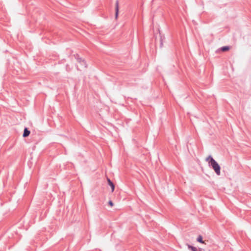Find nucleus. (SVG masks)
<instances>
[{
  "mask_svg": "<svg viewBox=\"0 0 251 251\" xmlns=\"http://www.w3.org/2000/svg\"><path fill=\"white\" fill-rule=\"evenodd\" d=\"M206 161L208 162L209 166L212 168L215 173L220 176L221 174V167L218 163L209 155L206 158Z\"/></svg>",
  "mask_w": 251,
  "mask_h": 251,
  "instance_id": "nucleus-1",
  "label": "nucleus"
},
{
  "mask_svg": "<svg viewBox=\"0 0 251 251\" xmlns=\"http://www.w3.org/2000/svg\"><path fill=\"white\" fill-rule=\"evenodd\" d=\"M163 45V40L162 38L160 39V47H162Z\"/></svg>",
  "mask_w": 251,
  "mask_h": 251,
  "instance_id": "nucleus-10",
  "label": "nucleus"
},
{
  "mask_svg": "<svg viewBox=\"0 0 251 251\" xmlns=\"http://www.w3.org/2000/svg\"><path fill=\"white\" fill-rule=\"evenodd\" d=\"M74 56L75 58L76 59L77 61L80 63L82 68H87V64L86 61L84 59L80 57L77 54H75Z\"/></svg>",
  "mask_w": 251,
  "mask_h": 251,
  "instance_id": "nucleus-2",
  "label": "nucleus"
},
{
  "mask_svg": "<svg viewBox=\"0 0 251 251\" xmlns=\"http://www.w3.org/2000/svg\"><path fill=\"white\" fill-rule=\"evenodd\" d=\"M77 69L78 70H80V69L78 68V66H77Z\"/></svg>",
  "mask_w": 251,
  "mask_h": 251,
  "instance_id": "nucleus-12",
  "label": "nucleus"
},
{
  "mask_svg": "<svg viewBox=\"0 0 251 251\" xmlns=\"http://www.w3.org/2000/svg\"><path fill=\"white\" fill-rule=\"evenodd\" d=\"M30 131L28 130L26 128H25L24 129V132L23 135L24 137H26L30 134Z\"/></svg>",
  "mask_w": 251,
  "mask_h": 251,
  "instance_id": "nucleus-5",
  "label": "nucleus"
},
{
  "mask_svg": "<svg viewBox=\"0 0 251 251\" xmlns=\"http://www.w3.org/2000/svg\"><path fill=\"white\" fill-rule=\"evenodd\" d=\"M108 204L111 206H112L113 205V203L111 201H109Z\"/></svg>",
  "mask_w": 251,
  "mask_h": 251,
  "instance_id": "nucleus-9",
  "label": "nucleus"
},
{
  "mask_svg": "<svg viewBox=\"0 0 251 251\" xmlns=\"http://www.w3.org/2000/svg\"><path fill=\"white\" fill-rule=\"evenodd\" d=\"M198 251H204L203 250L200 249L198 250Z\"/></svg>",
  "mask_w": 251,
  "mask_h": 251,
  "instance_id": "nucleus-11",
  "label": "nucleus"
},
{
  "mask_svg": "<svg viewBox=\"0 0 251 251\" xmlns=\"http://www.w3.org/2000/svg\"><path fill=\"white\" fill-rule=\"evenodd\" d=\"M108 184L109 186H110L111 188L112 192H113L115 189V186L114 183L110 180V179L108 178H107Z\"/></svg>",
  "mask_w": 251,
  "mask_h": 251,
  "instance_id": "nucleus-3",
  "label": "nucleus"
},
{
  "mask_svg": "<svg viewBox=\"0 0 251 251\" xmlns=\"http://www.w3.org/2000/svg\"><path fill=\"white\" fill-rule=\"evenodd\" d=\"M189 249H191L192 251H198V249L194 247H193L192 246H188Z\"/></svg>",
  "mask_w": 251,
  "mask_h": 251,
  "instance_id": "nucleus-8",
  "label": "nucleus"
},
{
  "mask_svg": "<svg viewBox=\"0 0 251 251\" xmlns=\"http://www.w3.org/2000/svg\"><path fill=\"white\" fill-rule=\"evenodd\" d=\"M115 18L117 19L119 13V2L117 0L116 2V8H115Z\"/></svg>",
  "mask_w": 251,
  "mask_h": 251,
  "instance_id": "nucleus-4",
  "label": "nucleus"
},
{
  "mask_svg": "<svg viewBox=\"0 0 251 251\" xmlns=\"http://www.w3.org/2000/svg\"><path fill=\"white\" fill-rule=\"evenodd\" d=\"M229 47L228 46H224L221 48V50L223 51H226L229 50Z\"/></svg>",
  "mask_w": 251,
  "mask_h": 251,
  "instance_id": "nucleus-7",
  "label": "nucleus"
},
{
  "mask_svg": "<svg viewBox=\"0 0 251 251\" xmlns=\"http://www.w3.org/2000/svg\"><path fill=\"white\" fill-rule=\"evenodd\" d=\"M197 241L201 243H203L204 242L202 240V237L201 235H199L197 239Z\"/></svg>",
  "mask_w": 251,
  "mask_h": 251,
  "instance_id": "nucleus-6",
  "label": "nucleus"
}]
</instances>
